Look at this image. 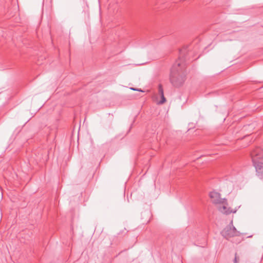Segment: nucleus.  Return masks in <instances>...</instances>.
Segmentation results:
<instances>
[{"label":"nucleus","instance_id":"obj_1","mask_svg":"<svg viewBox=\"0 0 263 263\" xmlns=\"http://www.w3.org/2000/svg\"><path fill=\"white\" fill-rule=\"evenodd\" d=\"M170 82L172 85L179 87L182 86L186 79V71L184 65L177 61L173 66L170 74Z\"/></svg>","mask_w":263,"mask_h":263},{"label":"nucleus","instance_id":"obj_2","mask_svg":"<svg viewBox=\"0 0 263 263\" xmlns=\"http://www.w3.org/2000/svg\"><path fill=\"white\" fill-rule=\"evenodd\" d=\"M251 156L256 172L263 178V149L256 148L251 152Z\"/></svg>","mask_w":263,"mask_h":263},{"label":"nucleus","instance_id":"obj_3","mask_svg":"<svg viewBox=\"0 0 263 263\" xmlns=\"http://www.w3.org/2000/svg\"><path fill=\"white\" fill-rule=\"evenodd\" d=\"M221 234L227 239H229L232 237L239 236L240 232L237 231L235 227L233 226L232 221H231V224L226 227L222 231Z\"/></svg>","mask_w":263,"mask_h":263},{"label":"nucleus","instance_id":"obj_4","mask_svg":"<svg viewBox=\"0 0 263 263\" xmlns=\"http://www.w3.org/2000/svg\"><path fill=\"white\" fill-rule=\"evenodd\" d=\"M210 197L213 203L215 204H220L225 201V198H222L220 197V194L215 191H212L210 193Z\"/></svg>","mask_w":263,"mask_h":263},{"label":"nucleus","instance_id":"obj_5","mask_svg":"<svg viewBox=\"0 0 263 263\" xmlns=\"http://www.w3.org/2000/svg\"><path fill=\"white\" fill-rule=\"evenodd\" d=\"M218 210L225 214H229L233 212L232 210L228 206L227 199L225 198V201L223 202H221L220 204H218Z\"/></svg>","mask_w":263,"mask_h":263},{"label":"nucleus","instance_id":"obj_6","mask_svg":"<svg viewBox=\"0 0 263 263\" xmlns=\"http://www.w3.org/2000/svg\"><path fill=\"white\" fill-rule=\"evenodd\" d=\"M158 95H159L161 98V100L158 102V104H162L165 103L166 102V99L164 96L162 86L161 84H159L158 86Z\"/></svg>","mask_w":263,"mask_h":263},{"label":"nucleus","instance_id":"obj_7","mask_svg":"<svg viewBox=\"0 0 263 263\" xmlns=\"http://www.w3.org/2000/svg\"><path fill=\"white\" fill-rule=\"evenodd\" d=\"M130 88V89L133 90H136V91H139L143 92V91L142 90H141L140 89H137V88Z\"/></svg>","mask_w":263,"mask_h":263},{"label":"nucleus","instance_id":"obj_8","mask_svg":"<svg viewBox=\"0 0 263 263\" xmlns=\"http://www.w3.org/2000/svg\"><path fill=\"white\" fill-rule=\"evenodd\" d=\"M234 263H238V258L236 256V254H235V257L234 258Z\"/></svg>","mask_w":263,"mask_h":263}]
</instances>
